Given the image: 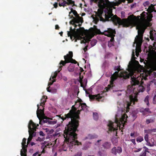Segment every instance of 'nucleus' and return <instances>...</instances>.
Here are the masks:
<instances>
[{
    "label": "nucleus",
    "mask_w": 156,
    "mask_h": 156,
    "mask_svg": "<svg viewBox=\"0 0 156 156\" xmlns=\"http://www.w3.org/2000/svg\"><path fill=\"white\" fill-rule=\"evenodd\" d=\"M136 3L133 4L131 5V8H133L136 6Z\"/></svg>",
    "instance_id": "5fc2aeb1"
},
{
    "label": "nucleus",
    "mask_w": 156,
    "mask_h": 156,
    "mask_svg": "<svg viewBox=\"0 0 156 156\" xmlns=\"http://www.w3.org/2000/svg\"><path fill=\"white\" fill-rule=\"evenodd\" d=\"M84 51H87V46L86 47L84 48Z\"/></svg>",
    "instance_id": "338daca9"
},
{
    "label": "nucleus",
    "mask_w": 156,
    "mask_h": 156,
    "mask_svg": "<svg viewBox=\"0 0 156 156\" xmlns=\"http://www.w3.org/2000/svg\"><path fill=\"white\" fill-rule=\"evenodd\" d=\"M98 154H99V156H102V152L101 151H99L98 152Z\"/></svg>",
    "instance_id": "680f3d73"
},
{
    "label": "nucleus",
    "mask_w": 156,
    "mask_h": 156,
    "mask_svg": "<svg viewBox=\"0 0 156 156\" xmlns=\"http://www.w3.org/2000/svg\"><path fill=\"white\" fill-rule=\"evenodd\" d=\"M55 8H56L58 7V3L55 2L53 5Z\"/></svg>",
    "instance_id": "6e6d98bb"
},
{
    "label": "nucleus",
    "mask_w": 156,
    "mask_h": 156,
    "mask_svg": "<svg viewBox=\"0 0 156 156\" xmlns=\"http://www.w3.org/2000/svg\"><path fill=\"white\" fill-rule=\"evenodd\" d=\"M97 137L98 136L96 135L89 134L88 135V137L90 139H92L97 138Z\"/></svg>",
    "instance_id": "c756f323"
},
{
    "label": "nucleus",
    "mask_w": 156,
    "mask_h": 156,
    "mask_svg": "<svg viewBox=\"0 0 156 156\" xmlns=\"http://www.w3.org/2000/svg\"><path fill=\"white\" fill-rule=\"evenodd\" d=\"M146 153L147 152L144 151L140 154L139 156H146Z\"/></svg>",
    "instance_id": "37998d69"
},
{
    "label": "nucleus",
    "mask_w": 156,
    "mask_h": 156,
    "mask_svg": "<svg viewBox=\"0 0 156 156\" xmlns=\"http://www.w3.org/2000/svg\"><path fill=\"white\" fill-rule=\"evenodd\" d=\"M140 112H142L144 115H145L146 112L151 113V112L148 108H145V109H141L140 110Z\"/></svg>",
    "instance_id": "b1692460"
},
{
    "label": "nucleus",
    "mask_w": 156,
    "mask_h": 156,
    "mask_svg": "<svg viewBox=\"0 0 156 156\" xmlns=\"http://www.w3.org/2000/svg\"><path fill=\"white\" fill-rule=\"evenodd\" d=\"M154 122V120L150 119H147L146 120V122L147 124H149L151 122Z\"/></svg>",
    "instance_id": "f704fd0d"
},
{
    "label": "nucleus",
    "mask_w": 156,
    "mask_h": 156,
    "mask_svg": "<svg viewBox=\"0 0 156 156\" xmlns=\"http://www.w3.org/2000/svg\"><path fill=\"white\" fill-rule=\"evenodd\" d=\"M68 69L69 71L70 72H72L74 70V67L73 66H71L70 65L68 67Z\"/></svg>",
    "instance_id": "7c9ffc66"
},
{
    "label": "nucleus",
    "mask_w": 156,
    "mask_h": 156,
    "mask_svg": "<svg viewBox=\"0 0 156 156\" xmlns=\"http://www.w3.org/2000/svg\"><path fill=\"white\" fill-rule=\"evenodd\" d=\"M119 71H115L114 74L112 75L111 77L110 81V85H109L108 87L109 88H111L113 86L114 82L119 76Z\"/></svg>",
    "instance_id": "ddd939ff"
},
{
    "label": "nucleus",
    "mask_w": 156,
    "mask_h": 156,
    "mask_svg": "<svg viewBox=\"0 0 156 156\" xmlns=\"http://www.w3.org/2000/svg\"><path fill=\"white\" fill-rule=\"evenodd\" d=\"M116 32L115 30H113L111 28L108 29V30L105 31L103 34L105 36H107L108 37H111V39L110 41L112 42L114 41V37L115 36V34Z\"/></svg>",
    "instance_id": "9d476101"
},
{
    "label": "nucleus",
    "mask_w": 156,
    "mask_h": 156,
    "mask_svg": "<svg viewBox=\"0 0 156 156\" xmlns=\"http://www.w3.org/2000/svg\"><path fill=\"white\" fill-rule=\"evenodd\" d=\"M125 117V115H124L122 116L120 120H119L117 118H116L115 123L112 122L111 121H109V123L107 125L108 127L109 131L112 132L117 130V128L119 125L122 124L123 121H124Z\"/></svg>",
    "instance_id": "1a4fd4ad"
},
{
    "label": "nucleus",
    "mask_w": 156,
    "mask_h": 156,
    "mask_svg": "<svg viewBox=\"0 0 156 156\" xmlns=\"http://www.w3.org/2000/svg\"><path fill=\"white\" fill-rule=\"evenodd\" d=\"M122 152V148L120 147H114L111 150L112 153L115 155H116L117 153L120 154Z\"/></svg>",
    "instance_id": "f3484780"
},
{
    "label": "nucleus",
    "mask_w": 156,
    "mask_h": 156,
    "mask_svg": "<svg viewBox=\"0 0 156 156\" xmlns=\"http://www.w3.org/2000/svg\"><path fill=\"white\" fill-rule=\"evenodd\" d=\"M26 139L25 138H24L22 140L21 143L22 149L20 151V154L21 156H27V145H26Z\"/></svg>",
    "instance_id": "f8f14e48"
},
{
    "label": "nucleus",
    "mask_w": 156,
    "mask_h": 156,
    "mask_svg": "<svg viewBox=\"0 0 156 156\" xmlns=\"http://www.w3.org/2000/svg\"><path fill=\"white\" fill-rule=\"evenodd\" d=\"M142 149V148H139L136 150H135L134 151V152H137L140 151Z\"/></svg>",
    "instance_id": "de8ad7c7"
},
{
    "label": "nucleus",
    "mask_w": 156,
    "mask_h": 156,
    "mask_svg": "<svg viewBox=\"0 0 156 156\" xmlns=\"http://www.w3.org/2000/svg\"><path fill=\"white\" fill-rule=\"evenodd\" d=\"M153 58L154 62L152 65V68L154 70H156V51L155 52Z\"/></svg>",
    "instance_id": "5701e85b"
},
{
    "label": "nucleus",
    "mask_w": 156,
    "mask_h": 156,
    "mask_svg": "<svg viewBox=\"0 0 156 156\" xmlns=\"http://www.w3.org/2000/svg\"><path fill=\"white\" fill-rule=\"evenodd\" d=\"M150 83L149 84H148L147 85V92H148L150 90Z\"/></svg>",
    "instance_id": "79ce46f5"
},
{
    "label": "nucleus",
    "mask_w": 156,
    "mask_h": 156,
    "mask_svg": "<svg viewBox=\"0 0 156 156\" xmlns=\"http://www.w3.org/2000/svg\"><path fill=\"white\" fill-rule=\"evenodd\" d=\"M96 15L100 21H104L105 19L107 21L109 20V19L115 23L119 25L122 26L123 27H127L133 25L135 21L137 19H139L140 16H138L136 17L132 14L129 16L127 18L121 19L116 15H114L112 13V9H107L104 12L103 10L98 9L97 12H96Z\"/></svg>",
    "instance_id": "f257e3e1"
},
{
    "label": "nucleus",
    "mask_w": 156,
    "mask_h": 156,
    "mask_svg": "<svg viewBox=\"0 0 156 156\" xmlns=\"http://www.w3.org/2000/svg\"><path fill=\"white\" fill-rule=\"evenodd\" d=\"M66 2L64 1H63V2H59L58 5L59 6H63V7H64L65 6H66Z\"/></svg>",
    "instance_id": "c85d7f7f"
},
{
    "label": "nucleus",
    "mask_w": 156,
    "mask_h": 156,
    "mask_svg": "<svg viewBox=\"0 0 156 156\" xmlns=\"http://www.w3.org/2000/svg\"><path fill=\"white\" fill-rule=\"evenodd\" d=\"M37 154H38V152H36L35 153L33 154L32 156H37Z\"/></svg>",
    "instance_id": "e2e57ef3"
},
{
    "label": "nucleus",
    "mask_w": 156,
    "mask_h": 156,
    "mask_svg": "<svg viewBox=\"0 0 156 156\" xmlns=\"http://www.w3.org/2000/svg\"><path fill=\"white\" fill-rule=\"evenodd\" d=\"M144 140V138L143 136H139L136 139V141L138 142H141Z\"/></svg>",
    "instance_id": "cd10ccee"
},
{
    "label": "nucleus",
    "mask_w": 156,
    "mask_h": 156,
    "mask_svg": "<svg viewBox=\"0 0 156 156\" xmlns=\"http://www.w3.org/2000/svg\"><path fill=\"white\" fill-rule=\"evenodd\" d=\"M35 143L33 142H32L31 143V145L32 146L35 145Z\"/></svg>",
    "instance_id": "0e129e2a"
},
{
    "label": "nucleus",
    "mask_w": 156,
    "mask_h": 156,
    "mask_svg": "<svg viewBox=\"0 0 156 156\" xmlns=\"http://www.w3.org/2000/svg\"><path fill=\"white\" fill-rule=\"evenodd\" d=\"M66 5H68L73 4L72 6V7H73L74 6H77L75 4L74 1H73L72 0H67V2H66Z\"/></svg>",
    "instance_id": "393cba45"
},
{
    "label": "nucleus",
    "mask_w": 156,
    "mask_h": 156,
    "mask_svg": "<svg viewBox=\"0 0 156 156\" xmlns=\"http://www.w3.org/2000/svg\"><path fill=\"white\" fill-rule=\"evenodd\" d=\"M79 102H80V103H81L83 102V101L82 100L80 99L79 100Z\"/></svg>",
    "instance_id": "69168bd1"
},
{
    "label": "nucleus",
    "mask_w": 156,
    "mask_h": 156,
    "mask_svg": "<svg viewBox=\"0 0 156 156\" xmlns=\"http://www.w3.org/2000/svg\"><path fill=\"white\" fill-rule=\"evenodd\" d=\"M97 41L95 39L92 40L90 42V44L92 46H94L97 43Z\"/></svg>",
    "instance_id": "473e14b6"
},
{
    "label": "nucleus",
    "mask_w": 156,
    "mask_h": 156,
    "mask_svg": "<svg viewBox=\"0 0 156 156\" xmlns=\"http://www.w3.org/2000/svg\"><path fill=\"white\" fill-rule=\"evenodd\" d=\"M139 135V133H138L137 134H135V132H134L133 133H130V136H132V137H135V136H138Z\"/></svg>",
    "instance_id": "4c0bfd02"
},
{
    "label": "nucleus",
    "mask_w": 156,
    "mask_h": 156,
    "mask_svg": "<svg viewBox=\"0 0 156 156\" xmlns=\"http://www.w3.org/2000/svg\"><path fill=\"white\" fill-rule=\"evenodd\" d=\"M71 11L69 12V14L70 15L71 13H73V15L75 16L76 18H82V17L79 16V14L77 13V12L75 10L73 9L72 8L70 9Z\"/></svg>",
    "instance_id": "4be33fe9"
},
{
    "label": "nucleus",
    "mask_w": 156,
    "mask_h": 156,
    "mask_svg": "<svg viewBox=\"0 0 156 156\" xmlns=\"http://www.w3.org/2000/svg\"><path fill=\"white\" fill-rule=\"evenodd\" d=\"M120 68H119V67H115V68H114V70H117L118 71H119L120 70Z\"/></svg>",
    "instance_id": "49530a36"
},
{
    "label": "nucleus",
    "mask_w": 156,
    "mask_h": 156,
    "mask_svg": "<svg viewBox=\"0 0 156 156\" xmlns=\"http://www.w3.org/2000/svg\"><path fill=\"white\" fill-rule=\"evenodd\" d=\"M82 153L81 151H79L74 156H82Z\"/></svg>",
    "instance_id": "ea45409f"
},
{
    "label": "nucleus",
    "mask_w": 156,
    "mask_h": 156,
    "mask_svg": "<svg viewBox=\"0 0 156 156\" xmlns=\"http://www.w3.org/2000/svg\"><path fill=\"white\" fill-rule=\"evenodd\" d=\"M38 124L36 125L32 120H30L28 125V132L29 135V138L27 139V144H28L30 142L33 137L35 136L36 135V132H35Z\"/></svg>",
    "instance_id": "6e6552de"
},
{
    "label": "nucleus",
    "mask_w": 156,
    "mask_h": 156,
    "mask_svg": "<svg viewBox=\"0 0 156 156\" xmlns=\"http://www.w3.org/2000/svg\"><path fill=\"white\" fill-rule=\"evenodd\" d=\"M147 15L144 11L140 14L141 22L136 27V29L138 30V35L136 36V37L138 41L142 40L145 30L147 27H151L152 25L150 22L152 20L153 15L151 14L149 16Z\"/></svg>",
    "instance_id": "20e7f679"
},
{
    "label": "nucleus",
    "mask_w": 156,
    "mask_h": 156,
    "mask_svg": "<svg viewBox=\"0 0 156 156\" xmlns=\"http://www.w3.org/2000/svg\"><path fill=\"white\" fill-rule=\"evenodd\" d=\"M80 75L81 73L84 71V70H83V68H82V67H80Z\"/></svg>",
    "instance_id": "13d9d810"
},
{
    "label": "nucleus",
    "mask_w": 156,
    "mask_h": 156,
    "mask_svg": "<svg viewBox=\"0 0 156 156\" xmlns=\"http://www.w3.org/2000/svg\"><path fill=\"white\" fill-rule=\"evenodd\" d=\"M45 96H44V98L41 99V102L40 103V106H41V107L40 108L39 105L38 104L37 105V117L39 118L40 120L39 124L41 125H44V126H46V125L45 124H47L48 125H53L56 123L57 120H52L51 119L48 118H44L43 120H40V118L41 116H43L44 115V105L46 101L45 98Z\"/></svg>",
    "instance_id": "423d86ee"
},
{
    "label": "nucleus",
    "mask_w": 156,
    "mask_h": 156,
    "mask_svg": "<svg viewBox=\"0 0 156 156\" xmlns=\"http://www.w3.org/2000/svg\"><path fill=\"white\" fill-rule=\"evenodd\" d=\"M50 87H48L47 88V90L48 92H52L51 90V89H49Z\"/></svg>",
    "instance_id": "052dcab7"
},
{
    "label": "nucleus",
    "mask_w": 156,
    "mask_h": 156,
    "mask_svg": "<svg viewBox=\"0 0 156 156\" xmlns=\"http://www.w3.org/2000/svg\"><path fill=\"white\" fill-rule=\"evenodd\" d=\"M87 106L85 103H80V105H79L78 110L77 111V112L75 111V112L79 116V114L80 113V111L82 110L85 111H86L87 109Z\"/></svg>",
    "instance_id": "2eb2a0df"
},
{
    "label": "nucleus",
    "mask_w": 156,
    "mask_h": 156,
    "mask_svg": "<svg viewBox=\"0 0 156 156\" xmlns=\"http://www.w3.org/2000/svg\"><path fill=\"white\" fill-rule=\"evenodd\" d=\"M39 134L41 136H45L44 134L42 131H40L39 132Z\"/></svg>",
    "instance_id": "3c124183"
},
{
    "label": "nucleus",
    "mask_w": 156,
    "mask_h": 156,
    "mask_svg": "<svg viewBox=\"0 0 156 156\" xmlns=\"http://www.w3.org/2000/svg\"><path fill=\"white\" fill-rule=\"evenodd\" d=\"M37 141H43V140L41 138L39 137H38L37 139Z\"/></svg>",
    "instance_id": "864d4df0"
},
{
    "label": "nucleus",
    "mask_w": 156,
    "mask_h": 156,
    "mask_svg": "<svg viewBox=\"0 0 156 156\" xmlns=\"http://www.w3.org/2000/svg\"><path fill=\"white\" fill-rule=\"evenodd\" d=\"M135 58H136L135 57L134 53H133L132 54L131 61L129 62V67L132 69L134 67L135 65L136 66H137L140 65L139 62L135 60Z\"/></svg>",
    "instance_id": "4468645a"
},
{
    "label": "nucleus",
    "mask_w": 156,
    "mask_h": 156,
    "mask_svg": "<svg viewBox=\"0 0 156 156\" xmlns=\"http://www.w3.org/2000/svg\"><path fill=\"white\" fill-rule=\"evenodd\" d=\"M143 148L145 149L144 151L146 152H149V151H148V149L146 146H144L143 147Z\"/></svg>",
    "instance_id": "a18cd8bd"
},
{
    "label": "nucleus",
    "mask_w": 156,
    "mask_h": 156,
    "mask_svg": "<svg viewBox=\"0 0 156 156\" xmlns=\"http://www.w3.org/2000/svg\"><path fill=\"white\" fill-rule=\"evenodd\" d=\"M73 19L74 20V23H79L80 21V20H81V22L82 23L83 21V18L82 17V18H75L73 16Z\"/></svg>",
    "instance_id": "a878e982"
},
{
    "label": "nucleus",
    "mask_w": 156,
    "mask_h": 156,
    "mask_svg": "<svg viewBox=\"0 0 156 156\" xmlns=\"http://www.w3.org/2000/svg\"><path fill=\"white\" fill-rule=\"evenodd\" d=\"M125 2V0H121V1H119L116 4V5H118L121 4L122 2Z\"/></svg>",
    "instance_id": "09e8293b"
},
{
    "label": "nucleus",
    "mask_w": 156,
    "mask_h": 156,
    "mask_svg": "<svg viewBox=\"0 0 156 156\" xmlns=\"http://www.w3.org/2000/svg\"><path fill=\"white\" fill-rule=\"evenodd\" d=\"M60 27L58 25H55V29L56 30H58Z\"/></svg>",
    "instance_id": "4d7b16f0"
},
{
    "label": "nucleus",
    "mask_w": 156,
    "mask_h": 156,
    "mask_svg": "<svg viewBox=\"0 0 156 156\" xmlns=\"http://www.w3.org/2000/svg\"><path fill=\"white\" fill-rule=\"evenodd\" d=\"M150 131L151 132H156V129H152L150 130Z\"/></svg>",
    "instance_id": "bf43d9fd"
},
{
    "label": "nucleus",
    "mask_w": 156,
    "mask_h": 156,
    "mask_svg": "<svg viewBox=\"0 0 156 156\" xmlns=\"http://www.w3.org/2000/svg\"><path fill=\"white\" fill-rule=\"evenodd\" d=\"M111 144L110 142H105L102 145L103 147L105 149H109L111 147Z\"/></svg>",
    "instance_id": "aec40b11"
},
{
    "label": "nucleus",
    "mask_w": 156,
    "mask_h": 156,
    "mask_svg": "<svg viewBox=\"0 0 156 156\" xmlns=\"http://www.w3.org/2000/svg\"><path fill=\"white\" fill-rule=\"evenodd\" d=\"M150 38L152 40H155L156 41V33L154 31L151 30L150 32Z\"/></svg>",
    "instance_id": "6ab92c4d"
},
{
    "label": "nucleus",
    "mask_w": 156,
    "mask_h": 156,
    "mask_svg": "<svg viewBox=\"0 0 156 156\" xmlns=\"http://www.w3.org/2000/svg\"><path fill=\"white\" fill-rule=\"evenodd\" d=\"M90 39H87L86 40V41L87 42H89L90 41Z\"/></svg>",
    "instance_id": "774afa93"
},
{
    "label": "nucleus",
    "mask_w": 156,
    "mask_h": 156,
    "mask_svg": "<svg viewBox=\"0 0 156 156\" xmlns=\"http://www.w3.org/2000/svg\"><path fill=\"white\" fill-rule=\"evenodd\" d=\"M93 115L94 119V120H97L98 119V117L97 113L96 112H93Z\"/></svg>",
    "instance_id": "2f4dec72"
},
{
    "label": "nucleus",
    "mask_w": 156,
    "mask_h": 156,
    "mask_svg": "<svg viewBox=\"0 0 156 156\" xmlns=\"http://www.w3.org/2000/svg\"><path fill=\"white\" fill-rule=\"evenodd\" d=\"M154 9V5L153 4H151L150 6H149L148 9H147V11L149 13L148 14L147 12H146L147 15L149 16L150 14H151L152 15V14L151 13L153 11ZM146 13V12H145Z\"/></svg>",
    "instance_id": "412c9836"
},
{
    "label": "nucleus",
    "mask_w": 156,
    "mask_h": 156,
    "mask_svg": "<svg viewBox=\"0 0 156 156\" xmlns=\"http://www.w3.org/2000/svg\"><path fill=\"white\" fill-rule=\"evenodd\" d=\"M144 140L146 142H147L149 140V136L147 134H146L144 136Z\"/></svg>",
    "instance_id": "e433bc0d"
},
{
    "label": "nucleus",
    "mask_w": 156,
    "mask_h": 156,
    "mask_svg": "<svg viewBox=\"0 0 156 156\" xmlns=\"http://www.w3.org/2000/svg\"><path fill=\"white\" fill-rule=\"evenodd\" d=\"M89 97L90 99H92V100L95 99L98 101H102V100H101V99L102 98H104V97L101 96L100 94L93 95H89Z\"/></svg>",
    "instance_id": "dca6fc26"
},
{
    "label": "nucleus",
    "mask_w": 156,
    "mask_h": 156,
    "mask_svg": "<svg viewBox=\"0 0 156 156\" xmlns=\"http://www.w3.org/2000/svg\"><path fill=\"white\" fill-rule=\"evenodd\" d=\"M147 142L146 145L147 146H149L150 147H153L155 145V144L154 142H153L152 144H151L149 141V140Z\"/></svg>",
    "instance_id": "72a5a7b5"
},
{
    "label": "nucleus",
    "mask_w": 156,
    "mask_h": 156,
    "mask_svg": "<svg viewBox=\"0 0 156 156\" xmlns=\"http://www.w3.org/2000/svg\"><path fill=\"white\" fill-rule=\"evenodd\" d=\"M73 57V53L72 51H69L68 54L64 56V58L65 61L61 60L60 63V66L58 68V72H59L62 69V66H65L66 63H72L75 64L78 63V65H79V64L75 59L72 58Z\"/></svg>",
    "instance_id": "0eeeda50"
},
{
    "label": "nucleus",
    "mask_w": 156,
    "mask_h": 156,
    "mask_svg": "<svg viewBox=\"0 0 156 156\" xmlns=\"http://www.w3.org/2000/svg\"><path fill=\"white\" fill-rule=\"evenodd\" d=\"M129 102H128L127 104V108H129L130 106H132L135 104V102L138 101L137 96L135 93L132 94L129 96Z\"/></svg>",
    "instance_id": "9b49d317"
},
{
    "label": "nucleus",
    "mask_w": 156,
    "mask_h": 156,
    "mask_svg": "<svg viewBox=\"0 0 156 156\" xmlns=\"http://www.w3.org/2000/svg\"><path fill=\"white\" fill-rule=\"evenodd\" d=\"M150 84H153L156 87V79H153L150 82Z\"/></svg>",
    "instance_id": "c9c22d12"
},
{
    "label": "nucleus",
    "mask_w": 156,
    "mask_h": 156,
    "mask_svg": "<svg viewBox=\"0 0 156 156\" xmlns=\"http://www.w3.org/2000/svg\"><path fill=\"white\" fill-rule=\"evenodd\" d=\"M78 131V130L77 129V130H71L69 133L68 131L64 132V136L65 138V140L62 147V149L63 151H66L68 147L70 150L73 145L78 146L81 144V143L76 140L77 139V134L76 132Z\"/></svg>",
    "instance_id": "f03ea898"
},
{
    "label": "nucleus",
    "mask_w": 156,
    "mask_h": 156,
    "mask_svg": "<svg viewBox=\"0 0 156 156\" xmlns=\"http://www.w3.org/2000/svg\"><path fill=\"white\" fill-rule=\"evenodd\" d=\"M149 4L150 2L149 1H146L143 3V5L144 7H146L149 5Z\"/></svg>",
    "instance_id": "58836bf2"
},
{
    "label": "nucleus",
    "mask_w": 156,
    "mask_h": 156,
    "mask_svg": "<svg viewBox=\"0 0 156 156\" xmlns=\"http://www.w3.org/2000/svg\"><path fill=\"white\" fill-rule=\"evenodd\" d=\"M57 72H55L53 74V76H52V78L53 80H55L57 76Z\"/></svg>",
    "instance_id": "a19ab883"
},
{
    "label": "nucleus",
    "mask_w": 156,
    "mask_h": 156,
    "mask_svg": "<svg viewBox=\"0 0 156 156\" xmlns=\"http://www.w3.org/2000/svg\"><path fill=\"white\" fill-rule=\"evenodd\" d=\"M69 23L70 24H72V25H74L75 24L74 20L73 19L71 21L69 22Z\"/></svg>",
    "instance_id": "603ef678"
},
{
    "label": "nucleus",
    "mask_w": 156,
    "mask_h": 156,
    "mask_svg": "<svg viewBox=\"0 0 156 156\" xmlns=\"http://www.w3.org/2000/svg\"><path fill=\"white\" fill-rule=\"evenodd\" d=\"M57 116L62 119V121L67 119H68L69 118H71V121L66 125L64 132L68 131L69 133L71 130H77L79 126V122L78 120L80 119V117L75 112V111L71 110L68 114L65 115V117H61V115H57Z\"/></svg>",
    "instance_id": "7ed1b4c3"
},
{
    "label": "nucleus",
    "mask_w": 156,
    "mask_h": 156,
    "mask_svg": "<svg viewBox=\"0 0 156 156\" xmlns=\"http://www.w3.org/2000/svg\"><path fill=\"white\" fill-rule=\"evenodd\" d=\"M153 103L154 104H156V95L154 96L153 99Z\"/></svg>",
    "instance_id": "c03bdc74"
},
{
    "label": "nucleus",
    "mask_w": 156,
    "mask_h": 156,
    "mask_svg": "<svg viewBox=\"0 0 156 156\" xmlns=\"http://www.w3.org/2000/svg\"><path fill=\"white\" fill-rule=\"evenodd\" d=\"M68 36L69 37H70L71 38H72V37L73 36L74 38L76 39L75 41L76 42L77 41V39H79L80 36L78 34H77L75 32H71L70 31H68L67 33Z\"/></svg>",
    "instance_id": "a211bd4d"
},
{
    "label": "nucleus",
    "mask_w": 156,
    "mask_h": 156,
    "mask_svg": "<svg viewBox=\"0 0 156 156\" xmlns=\"http://www.w3.org/2000/svg\"><path fill=\"white\" fill-rule=\"evenodd\" d=\"M120 75L121 77H122L124 79L129 78L130 76L131 79V84L132 86L139 85L141 82L140 84L138 86L137 89V93L143 92L145 90V88L142 85L143 83V82L142 81L143 79L139 75L137 76L133 72L129 73L126 71L121 72Z\"/></svg>",
    "instance_id": "39448f33"
},
{
    "label": "nucleus",
    "mask_w": 156,
    "mask_h": 156,
    "mask_svg": "<svg viewBox=\"0 0 156 156\" xmlns=\"http://www.w3.org/2000/svg\"><path fill=\"white\" fill-rule=\"evenodd\" d=\"M130 141H131L133 143V144H134V145H136V144L135 142V139H131L130 140Z\"/></svg>",
    "instance_id": "8fccbe9b"
},
{
    "label": "nucleus",
    "mask_w": 156,
    "mask_h": 156,
    "mask_svg": "<svg viewBox=\"0 0 156 156\" xmlns=\"http://www.w3.org/2000/svg\"><path fill=\"white\" fill-rule=\"evenodd\" d=\"M149 96L147 95L145 98L144 100V102L146 103L147 106H149Z\"/></svg>",
    "instance_id": "bb28decb"
}]
</instances>
